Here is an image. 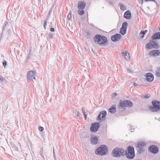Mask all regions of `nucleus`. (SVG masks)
I'll list each match as a JSON object with an SVG mask.
<instances>
[{"mask_svg": "<svg viewBox=\"0 0 160 160\" xmlns=\"http://www.w3.org/2000/svg\"><path fill=\"white\" fill-rule=\"evenodd\" d=\"M93 39L95 43L99 45H105L107 42V39L105 36L99 34L96 35Z\"/></svg>", "mask_w": 160, "mask_h": 160, "instance_id": "obj_1", "label": "nucleus"}, {"mask_svg": "<svg viewBox=\"0 0 160 160\" xmlns=\"http://www.w3.org/2000/svg\"><path fill=\"white\" fill-rule=\"evenodd\" d=\"M112 153L113 157L119 158L125 155V151L122 148H115L112 151Z\"/></svg>", "mask_w": 160, "mask_h": 160, "instance_id": "obj_2", "label": "nucleus"}, {"mask_svg": "<svg viewBox=\"0 0 160 160\" xmlns=\"http://www.w3.org/2000/svg\"><path fill=\"white\" fill-rule=\"evenodd\" d=\"M108 149L105 145H102L97 148L95 151V153L97 155L103 156L106 154Z\"/></svg>", "mask_w": 160, "mask_h": 160, "instance_id": "obj_3", "label": "nucleus"}, {"mask_svg": "<svg viewBox=\"0 0 160 160\" xmlns=\"http://www.w3.org/2000/svg\"><path fill=\"white\" fill-rule=\"evenodd\" d=\"M125 155L128 159H132L135 156L134 148L133 147L129 146L127 148V151H125Z\"/></svg>", "mask_w": 160, "mask_h": 160, "instance_id": "obj_4", "label": "nucleus"}, {"mask_svg": "<svg viewBox=\"0 0 160 160\" xmlns=\"http://www.w3.org/2000/svg\"><path fill=\"white\" fill-rule=\"evenodd\" d=\"M137 148H138L137 149V152L139 154H141L144 152L145 151L144 147L146 146V143L143 141H141L137 142Z\"/></svg>", "mask_w": 160, "mask_h": 160, "instance_id": "obj_5", "label": "nucleus"}, {"mask_svg": "<svg viewBox=\"0 0 160 160\" xmlns=\"http://www.w3.org/2000/svg\"><path fill=\"white\" fill-rule=\"evenodd\" d=\"M153 107L150 106L149 109L152 112H156L160 109V102L156 101H152Z\"/></svg>", "mask_w": 160, "mask_h": 160, "instance_id": "obj_6", "label": "nucleus"}, {"mask_svg": "<svg viewBox=\"0 0 160 160\" xmlns=\"http://www.w3.org/2000/svg\"><path fill=\"white\" fill-rule=\"evenodd\" d=\"M132 106V102L130 100H126L121 102L120 107L122 108H124L126 107H131Z\"/></svg>", "mask_w": 160, "mask_h": 160, "instance_id": "obj_7", "label": "nucleus"}, {"mask_svg": "<svg viewBox=\"0 0 160 160\" xmlns=\"http://www.w3.org/2000/svg\"><path fill=\"white\" fill-rule=\"evenodd\" d=\"M148 150L152 153L156 154L158 152L159 149L156 145H152L148 147Z\"/></svg>", "mask_w": 160, "mask_h": 160, "instance_id": "obj_8", "label": "nucleus"}, {"mask_svg": "<svg viewBox=\"0 0 160 160\" xmlns=\"http://www.w3.org/2000/svg\"><path fill=\"white\" fill-rule=\"evenodd\" d=\"M107 112L105 111H102L100 112L97 118V120L98 121L104 120H105Z\"/></svg>", "mask_w": 160, "mask_h": 160, "instance_id": "obj_9", "label": "nucleus"}, {"mask_svg": "<svg viewBox=\"0 0 160 160\" xmlns=\"http://www.w3.org/2000/svg\"><path fill=\"white\" fill-rule=\"evenodd\" d=\"M127 25L128 23L127 22H125L122 23L120 32L122 35H124L126 33Z\"/></svg>", "mask_w": 160, "mask_h": 160, "instance_id": "obj_10", "label": "nucleus"}, {"mask_svg": "<svg viewBox=\"0 0 160 160\" xmlns=\"http://www.w3.org/2000/svg\"><path fill=\"white\" fill-rule=\"evenodd\" d=\"M146 77V80L148 82H151L154 79V75L151 73L148 72L145 75Z\"/></svg>", "mask_w": 160, "mask_h": 160, "instance_id": "obj_11", "label": "nucleus"}, {"mask_svg": "<svg viewBox=\"0 0 160 160\" xmlns=\"http://www.w3.org/2000/svg\"><path fill=\"white\" fill-rule=\"evenodd\" d=\"M35 73L34 71H30L27 74V78L28 80L32 79V78L35 79Z\"/></svg>", "mask_w": 160, "mask_h": 160, "instance_id": "obj_12", "label": "nucleus"}, {"mask_svg": "<svg viewBox=\"0 0 160 160\" xmlns=\"http://www.w3.org/2000/svg\"><path fill=\"white\" fill-rule=\"evenodd\" d=\"M160 52L158 50H153L149 52V55L151 56L156 57L159 55Z\"/></svg>", "mask_w": 160, "mask_h": 160, "instance_id": "obj_13", "label": "nucleus"}, {"mask_svg": "<svg viewBox=\"0 0 160 160\" xmlns=\"http://www.w3.org/2000/svg\"><path fill=\"white\" fill-rule=\"evenodd\" d=\"M122 54L124 56L125 59L128 61L130 60V57L128 51L123 50L122 52Z\"/></svg>", "mask_w": 160, "mask_h": 160, "instance_id": "obj_14", "label": "nucleus"}, {"mask_svg": "<svg viewBox=\"0 0 160 160\" xmlns=\"http://www.w3.org/2000/svg\"><path fill=\"white\" fill-rule=\"evenodd\" d=\"M100 126L98 122H95L91 124L90 130H98Z\"/></svg>", "mask_w": 160, "mask_h": 160, "instance_id": "obj_15", "label": "nucleus"}, {"mask_svg": "<svg viewBox=\"0 0 160 160\" xmlns=\"http://www.w3.org/2000/svg\"><path fill=\"white\" fill-rule=\"evenodd\" d=\"M121 37V35L120 34H117L111 36V39L113 41L115 42L118 41L120 39Z\"/></svg>", "mask_w": 160, "mask_h": 160, "instance_id": "obj_16", "label": "nucleus"}, {"mask_svg": "<svg viewBox=\"0 0 160 160\" xmlns=\"http://www.w3.org/2000/svg\"><path fill=\"white\" fill-rule=\"evenodd\" d=\"M86 6V3L83 1L79 2L78 4V8L79 9H83Z\"/></svg>", "mask_w": 160, "mask_h": 160, "instance_id": "obj_17", "label": "nucleus"}, {"mask_svg": "<svg viewBox=\"0 0 160 160\" xmlns=\"http://www.w3.org/2000/svg\"><path fill=\"white\" fill-rule=\"evenodd\" d=\"M131 14L129 11H126L124 15V17L127 19H130L131 18Z\"/></svg>", "mask_w": 160, "mask_h": 160, "instance_id": "obj_18", "label": "nucleus"}, {"mask_svg": "<svg viewBox=\"0 0 160 160\" xmlns=\"http://www.w3.org/2000/svg\"><path fill=\"white\" fill-rule=\"evenodd\" d=\"M91 142L93 144L95 145L97 143L98 141V138L97 137V136H95L91 139Z\"/></svg>", "mask_w": 160, "mask_h": 160, "instance_id": "obj_19", "label": "nucleus"}, {"mask_svg": "<svg viewBox=\"0 0 160 160\" xmlns=\"http://www.w3.org/2000/svg\"><path fill=\"white\" fill-rule=\"evenodd\" d=\"M152 38L153 39L160 38V32L155 33L152 36Z\"/></svg>", "mask_w": 160, "mask_h": 160, "instance_id": "obj_20", "label": "nucleus"}, {"mask_svg": "<svg viewBox=\"0 0 160 160\" xmlns=\"http://www.w3.org/2000/svg\"><path fill=\"white\" fill-rule=\"evenodd\" d=\"M109 112L111 113H114L116 111V108L115 106H113L111 107L109 109Z\"/></svg>", "mask_w": 160, "mask_h": 160, "instance_id": "obj_21", "label": "nucleus"}, {"mask_svg": "<svg viewBox=\"0 0 160 160\" xmlns=\"http://www.w3.org/2000/svg\"><path fill=\"white\" fill-rule=\"evenodd\" d=\"M152 46L153 48H158L159 47L158 44L155 42H153L152 43Z\"/></svg>", "mask_w": 160, "mask_h": 160, "instance_id": "obj_22", "label": "nucleus"}, {"mask_svg": "<svg viewBox=\"0 0 160 160\" xmlns=\"http://www.w3.org/2000/svg\"><path fill=\"white\" fill-rule=\"evenodd\" d=\"M147 30H145L144 31H141L139 34V36L141 38H142L144 36V35L147 32Z\"/></svg>", "mask_w": 160, "mask_h": 160, "instance_id": "obj_23", "label": "nucleus"}, {"mask_svg": "<svg viewBox=\"0 0 160 160\" xmlns=\"http://www.w3.org/2000/svg\"><path fill=\"white\" fill-rule=\"evenodd\" d=\"M84 11L83 10H79L78 11V13L80 15H82L84 14Z\"/></svg>", "mask_w": 160, "mask_h": 160, "instance_id": "obj_24", "label": "nucleus"}, {"mask_svg": "<svg viewBox=\"0 0 160 160\" xmlns=\"http://www.w3.org/2000/svg\"><path fill=\"white\" fill-rule=\"evenodd\" d=\"M120 8L122 10H125L126 9V7L123 4L121 5Z\"/></svg>", "mask_w": 160, "mask_h": 160, "instance_id": "obj_25", "label": "nucleus"}, {"mask_svg": "<svg viewBox=\"0 0 160 160\" xmlns=\"http://www.w3.org/2000/svg\"><path fill=\"white\" fill-rule=\"evenodd\" d=\"M43 149L42 147L41 150L40 151V154L41 156L43 158H44V156L43 155Z\"/></svg>", "mask_w": 160, "mask_h": 160, "instance_id": "obj_26", "label": "nucleus"}, {"mask_svg": "<svg viewBox=\"0 0 160 160\" xmlns=\"http://www.w3.org/2000/svg\"><path fill=\"white\" fill-rule=\"evenodd\" d=\"M152 46V44L150 43H148L146 46V48L147 49H150L151 48Z\"/></svg>", "mask_w": 160, "mask_h": 160, "instance_id": "obj_27", "label": "nucleus"}, {"mask_svg": "<svg viewBox=\"0 0 160 160\" xmlns=\"http://www.w3.org/2000/svg\"><path fill=\"white\" fill-rule=\"evenodd\" d=\"M82 112L83 113V115H84V116L85 118V119H86L87 116L86 115V114H85V111H84V109L83 108H82Z\"/></svg>", "mask_w": 160, "mask_h": 160, "instance_id": "obj_28", "label": "nucleus"}, {"mask_svg": "<svg viewBox=\"0 0 160 160\" xmlns=\"http://www.w3.org/2000/svg\"><path fill=\"white\" fill-rule=\"evenodd\" d=\"M72 17L71 14V13L70 12L68 14L67 18L68 20H70Z\"/></svg>", "mask_w": 160, "mask_h": 160, "instance_id": "obj_29", "label": "nucleus"}, {"mask_svg": "<svg viewBox=\"0 0 160 160\" xmlns=\"http://www.w3.org/2000/svg\"><path fill=\"white\" fill-rule=\"evenodd\" d=\"M150 96V95L149 94H147L146 95H144L143 96V98H149Z\"/></svg>", "mask_w": 160, "mask_h": 160, "instance_id": "obj_30", "label": "nucleus"}, {"mask_svg": "<svg viewBox=\"0 0 160 160\" xmlns=\"http://www.w3.org/2000/svg\"><path fill=\"white\" fill-rule=\"evenodd\" d=\"M7 62L6 61H4L3 62V64L4 66H5L7 65Z\"/></svg>", "mask_w": 160, "mask_h": 160, "instance_id": "obj_31", "label": "nucleus"}, {"mask_svg": "<svg viewBox=\"0 0 160 160\" xmlns=\"http://www.w3.org/2000/svg\"><path fill=\"white\" fill-rule=\"evenodd\" d=\"M53 148H54V147H53ZM53 156H54V158L56 160V156H55V152L54 151V148H53Z\"/></svg>", "mask_w": 160, "mask_h": 160, "instance_id": "obj_32", "label": "nucleus"}, {"mask_svg": "<svg viewBox=\"0 0 160 160\" xmlns=\"http://www.w3.org/2000/svg\"><path fill=\"white\" fill-rule=\"evenodd\" d=\"M138 2L139 3H142L143 2V0H138Z\"/></svg>", "mask_w": 160, "mask_h": 160, "instance_id": "obj_33", "label": "nucleus"}, {"mask_svg": "<svg viewBox=\"0 0 160 160\" xmlns=\"http://www.w3.org/2000/svg\"><path fill=\"white\" fill-rule=\"evenodd\" d=\"M44 128L42 127H40L39 128V130H43Z\"/></svg>", "mask_w": 160, "mask_h": 160, "instance_id": "obj_34", "label": "nucleus"}, {"mask_svg": "<svg viewBox=\"0 0 160 160\" xmlns=\"http://www.w3.org/2000/svg\"><path fill=\"white\" fill-rule=\"evenodd\" d=\"M47 24V21H44V28L45 29L46 28V25Z\"/></svg>", "mask_w": 160, "mask_h": 160, "instance_id": "obj_35", "label": "nucleus"}, {"mask_svg": "<svg viewBox=\"0 0 160 160\" xmlns=\"http://www.w3.org/2000/svg\"><path fill=\"white\" fill-rule=\"evenodd\" d=\"M15 148V150H16L17 151H18V148L17 147H14Z\"/></svg>", "mask_w": 160, "mask_h": 160, "instance_id": "obj_36", "label": "nucleus"}, {"mask_svg": "<svg viewBox=\"0 0 160 160\" xmlns=\"http://www.w3.org/2000/svg\"><path fill=\"white\" fill-rule=\"evenodd\" d=\"M51 31L52 32H54V29L53 28H52L51 29Z\"/></svg>", "mask_w": 160, "mask_h": 160, "instance_id": "obj_37", "label": "nucleus"}, {"mask_svg": "<svg viewBox=\"0 0 160 160\" xmlns=\"http://www.w3.org/2000/svg\"><path fill=\"white\" fill-rule=\"evenodd\" d=\"M116 95H117V94L116 93H113L112 94V96L113 97Z\"/></svg>", "mask_w": 160, "mask_h": 160, "instance_id": "obj_38", "label": "nucleus"}, {"mask_svg": "<svg viewBox=\"0 0 160 160\" xmlns=\"http://www.w3.org/2000/svg\"><path fill=\"white\" fill-rule=\"evenodd\" d=\"M80 114L79 113V112H78L77 114V116L78 117H79L80 116Z\"/></svg>", "mask_w": 160, "mask_h": 160, "instance_id": "obj_39", "label": "nucleus"}, {"mask_svg": "<svg viewBox=\"0 0 160 160\" xmlns=\"http://www.w3.org/2000/svg\"><path fill=\"white\" fill-rule=\"evenodd\" d=\"M134 85L135 86H137V84L136 83H134Z\"/></svg>", "mask_w": 160, "mask_h": 160, "instance_id": "obj_40", "label": "nucleus"}, {"mask_svg": "<svg viewBox=\"0 0 160 160\" xmlns=\"http://www.w3.org/2000/svg\"><path fill=\"white\" fill-rule=\"evenodd\" d=\"M98 131H91L92 132H96Z\"/></svg>", "mask_w": 160, "mask_h": 160, "instance_id": "obj_41", "label": "nucleus"}, {"mask_svg": "<svg viewBox=\"0 0 160 160\" xmlns=\"http://www.w3.org/2000/svg\"><path fill=\"white\" fill-rule=\"evenodd\" d=\"M1 132L0 131V133L1 134H2V133H1Z\"/></svg>", "mask_w": 160, "mask_h": 160, "instance_id": "obj_42", "label": "nucleus"}, {"mask_svg": "<svg viewBox=\"0 0 160 160\" xmlns=\"http://www.w3.org/2000/svg\"><path fill=\"white\" fill-rule=\"evenodd\" d=\"M40 131L42 132V131H43L41 130V131Z\"/></svg>", "mask_w": 160, "mask_h": 160, "instance_id": "obj_43", "label": "nucleus"}]
</instances>
